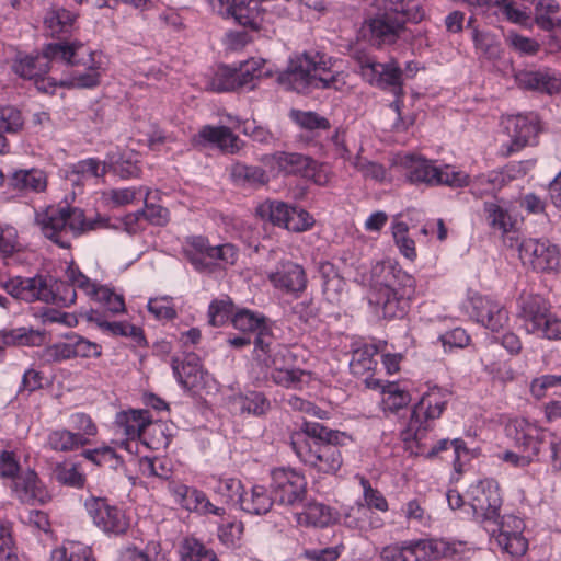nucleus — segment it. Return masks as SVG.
I'll list each match as a JSON object with an SVG mask.
<instances>
[{
    "instance_id": "f257e3e1",
    "label": "nucleus",
    "mask_w": 561,
    "mask_h": 561,
    "mask_svg": "<svg viewBox=\"0 0 561 561\" xmlns=\"http://www.w3.org/2000/svg\"><path fill=\"white\" fill-rule=\"evenodd\" d=\"M450 392L440 387H432L422 394L421 399L411 410L405 428L401 432L402 439L405 443H415V455L424 456L427 459L435 458L444 451L453 450L454 468L461 471V455H467L468 449L465 442L460 438L438 440L435 445L428 447L425 442L428 431L432 430V422L443 414L447 407Z\"/></svg>"
},
{
    "instance_id": "f03ea898",
    "label": "nucleus",
    "mask_w": 561,
    "mask_h": 561,
    "mask_svg": "<svg viewBox=\"0 0 561 561\" xmlns=\"http://www.w3.org/2000/svg\"><path fill=\"white\" fill-rule=\"evenodd\" d=\"M343 433L317 422L305 421L290 437V446L299 460L320 473H335L343 459L339 448Z\"/></svg>"
},
{
    "instance_id": "7ed1b4c3",
    "label": "nucleus",
    "mask_w": 561,
    "mask_h": 561,
    "mask_svg": "<svg viewBox=\"0 0 561 561\" xmlns=\"http://www.w3.org/2000/svg\"><path fill=\"white\" fill-rule=\"evenodd\" d=\"M385 280L375 284L368 301L376 316L383 319H401L409 309V301L414 294L415 279L412 275L394 265L383 266Z\"/></svg>"
},
{
    "instance_id": "20e7f679",
    "label": "nucleus",
    "mask_w": 561,
    "mask_h": 561,
    "mask_svg": "<svg viewBox=\"0 0 561 561\" xmlns=\"http://www.w3.org/2000/svg\"><path fill=\"white\" fill-rule=\"evenodd\" d=\"M35 224L41 232L56 245L69 249L71 241L80 234L105 226V219L88 220L78 207L49 206L37 213Z\"/></svg>"
},
{
    "instance_id": "39448f33",
    "label": "nucleus",
    "mask_w": 561,
    "mask_h": 561,
    "mask_svg": "<svg viewBox=\"0 0 561 561\" xmlns=\"http://www.w3.org/2000/svg\"><path fill=\"white\" fill-rule=\"evenodd\" d=\"M77 47L66 42L49 43L42 53L26 55L19 53L12 61V71L24 80H33L38 91L54 93L57 85L46 75L50 70V62L56 60L65 61L68 65L84 62L76 59Z\"/></svg>"
},
{
    "instance_id": "423d86ee",
    "label": "nucleus",
    "mask_w": 561,
    "mask_h": 561,
    "mask_svg": "<svg viewBox=\"0 0 561 561\" xmlns=\"http://www.w3.org/2000/svg\"><path fill=\"white\" fill-rule=\"evenodd\" d=\"M2 287L15 299L26 302L43 301L61 308L70 307L77 298L76 289L68 279H54L43 275L16 276L4 282Z\"/></svg>"
},
{
    "instance_id": "0eeeda50",
    "label": "nucleus",
    "mask_w": 561,
    "mask_h": 561,
    "mask_svg": "<svg viewBox=\"0 0 561 561\" xmlns=\"http://www.w3.org/2000/svg\"><path fill=\"white\" fill-rule=\"evenodd\" d=\"M321 59L318 54H302L290 62L287 70L279 73L278 83L302 94L313 89H339L340 76L327 70Z\"/></svg>"
},
{
    "instance_id": "6e6552de",
    "label": "nucleus",
    "mask_w": 561,
    "mask_h": 561,
    "mask_svg": "<svg viewBox=\"0 0 561 561\" xmlns=\"http://www.w3.org/2000/svg\"><path fill=\"white\" fill-rule=\"evenodd\" d=\"M376 7L382 12L365 22L368 39L378 47L393 45L405 34L409 3L404 0H376Z\"/></svg>"
},
{
    "instance_id": "1a4fd4ad",
    "label": "nucleus",
    "mask_w": 561,
    "mask_h": 561,
    "mask_svg": "<svg viewBox=\"0 0 561 561\" xmlns=\"http://www.w3.org/2000/svg\"><path fill=\"white\" fill-rule=\"evenodd\" d=\"M517 314L527 333L548 340H561V320L550 313L549 304L541 296L522 294Z\"/></svg>"
},
{
    "instance_id": "9d476101",
    "label": "nucleus",
    "mask_w": 561,
    "mask_h": 561,
    "mask_svg": "<svg viewBox=\"0 0 561 561\" xmlns=\"http://www.w3.org/2000/svg\"><path fill=\"white\" fill-rule=\"evenodd\" d=\"M514 447L529 456L533 461H541L550 433L525 419H518L506 426Z\"/></svg>"
},
{
    "instance_id": "9b49d317",
    "label": "nucleus",
    "mask_w": 561,
    "mask_h": 561,
    "mask_svg": "<svg viewBox=\"0 0 561 561\" xmlns=\"http://www.w3.org/2000/svg\"><path fill=\"white\" fill-rule=\"evenodd\" d=\"M364 80L383 90H391L397 98L403 94V72L396 60L379 62L368 56L357 57Z\"/></svg>"
},
{
    "instance_id": "f8f14e48",
    "label": "nucleus",
    "mask_w": 561,
    "mask_h": 561,
    "mask_svg": "<svg viewBox=\"0 0 561 561\" xmlns=\"http://www.w3.org/2000/svg\"><path fill=\"white\" fill-rule=\"evenodd\" d=\"M84 507L93 524L108 536L124 535L129 528V518L125 512L111 505L105 497L91 495L85 499Z\"/></svg>"
},
{
    "instance_id": "ddd939ff",
    "label": "nucleus",
    "mask_w": 561,
    "mask_h": 561,
    "mask_svg": "<svg viewBox=\"0 0 561 561\" xmlns=\"http://www.w3.org/2000/svg\"><path fill=\"white\" fill-rule=\"evenodd\" d=\"M271 478L272 491L280 504L296 507L306 500L307 481L302 473L291 468H275Z\"/></svg>"
},
{
    "instance_id": "4468645a",
    "label": "nucleus",
    "mask_w": 561,
    "mask_h": 561,
    "mask_svg": "<svg viewBox=\"0 0 561 561\" xmlns=\"http://www.w3.org/2000/svg\"><path fill=\"white\" fill-rule=\"evenodd\" d=\"M468 495L473 516L479 520H496L500 516L502 497L494 480L485 479L471 485Z\"/></svg>"
},
{
    "instance_id": "2eb2a0df",
    "label": "nucleus",
    "mask_w": 561,
    "mask_h": 561,
    "mask_svg": "<svg viewBox=\"0 0 561 561\" xmlns=\"http://www.w3.org/2000/svg\"><path fill=\"white\" fill-rule=\"evenodd\" d=\"M114 425L117 433H121L127 439L140 438L146 428L152 433L160 434L164 446L169 445V438L164 435L165 425L163 423L153 424L148 410H128L116 414Z\"/></svg>"
},
{
    "instance_id": "dca6fc26",
    "label": "nucleus",
    "mask_w": 561,
    "mask_h": 561,
    "mask_svg": "<svg viewBox=\"0 0 561 561\" xmlns=\"http://www.w3.org/2000/svg\"><path fill=\"white\" fill-rule=\"evenodd\" d=\"M510 141L503 145L504 156H510L531 145L539 131L535 114L508 116L503 121Z\"/></svg>"
},
{
    "instance_id": "f3484780",
    "label": "nucleus",
    "mask_w": 561,
    "mask_h": 561,
    "mask_svg": "<svg viewBox=\"0 0 561 561\" xmlns=\"http://www.w3.org/2000/svg\"><path fill=\"white\" fill-rule=\"evenodd\" d=\"M519 257L535 271L547 272L560 266V252L549 240L525 239L519 244Z\"/></svg>"
},
{
    "instance_id": "a211bd4d",
    "label": "nucleus",
    "mask_w": 561,
    "mask_h": 561,
    "mask_svg": "<svg viewBox=\"0 0 561 561\" xmlns=\"http://www.w3.org/2000/svg\"><path fill=\"white\" fill-rule=\"evenodd\" d=\"M272 160L277 169L285 174L300 175L312 180L318 185L327 183V175L322 173L318 162L308 156L298 152L277 151L273 153Z\"/></svg>"
},
{
    "instance_id": "6ab92c4d",
    "label": "nucleus",
    "mask_w": 561,
    "mask_h": 561,
    "mask_svg": "<svg viewBox=\"0 0 561 561\" xmlns=\"http://www.w3.org/2000/svg\"><path fill=\"white\" fill-rule=\"evenodd\" d=\"M525 524L519 517H503L497 529H492L494 541L512 557L524 556L528 549V540L523 536Z\"/></svg>"
},
{
    "instance_id": "aec40b11",
    "label": "nucleus",
    "mask_w": 561,
    "mask_h": 561,
    "mask_svg": "<svg viewBox=\"0 0 561 561\" xmlns=\"http://www.w3.org/2000/svg\"><path fill=\"white\" fill-rule=\"evenodd\" d=\"M70 45H75L77 47L76 59L83 60L84 62H80V65L87 67V69L83 72L73 70L69 77L61 79L58 84L69 89L95 88L100 84L101 80L100 67L96 66L94 61L95 53L85 49L80 43H71ZM76 66H79V64Z\"/></svg>"
},
{
    "instance_id": "412c9836",
    "label": "nucleus",
    "mask_w": 561,
    "mask_h": 561,
    "mask_svg": "<svg viewBox=\"0 0 561 561\" xmlns=\"http://www.w3.org/2000/svg\"><path fill=\"white\" fill-rule=\"evenodd\" d=\"M253 345L254 360L265 367L268 365H279L283 358L288 356L290 352L287 346L276 341L268 323L261 327L260 331L255 333Z\"/></svg>"
},
{
    "instance_id": "4be33fe9",
    "label": "nucleus",
    "mask_w": 561,
    "mask_h": 561,
    "mask_svg": "<svg viewBox=\"0 0 561 561\" xmlns=\"http://www.w3.org/2000/svg\"><path fill=\"white\" fill-rule=\"evenodd\" d=\"M268 279L275 288L287 294L298 295L307 287V276L301 265L285 261L277 265L276 271L268 274Z\"/></svg>"
},
{
    "instance_id": "5701e85b",
    "label": "nucleus",
    "mask_w": 561,
    "mask_h": 561,
    "mask_svg": "<svg viewBox=\"0 0 561 561\" xmlns=\"http://www.w3.org/2000/svg\"><path fill=\"white\" fill-rule=\"evenodd\" d=\"M12 492L21 503L30 505L44 504L48 499L47 491L33 469L22 471L14 477Z\"/></svg>"
},
{
    "instance_id": "b1692460",
    "label": "nucleus",
    "mask_w": 561,
    "mask_h": 561,
    "mask_svg": "<svg viewBox=\"0 0 561 561\" xmlns=\"http://www.w3.org/2000/svg\"><path fill=\"white\" fill-rule=\"evenodd\" d=\"M471 305L472 317L491 331H499L508 321L507 310L501 304L488 297H472Z\"/></svg>"
},
{
    "instance_id": "393cba45",
    "label": "nucleus",
    "mask_w": 561,
    "mask_h": 561,
    "mask_svg": "<svg viewBox=\"0 0 561 561\" xmlns=\"http://www.w3.org/2000/svg\"><path fill=\"white\" fill-rule=\"evenodd\" d=\"M515 81L520 89L556 94L561 91V79L549 69L519 70L515 73Z\"/></svg>"
},
{
    "instance_id": "a878e982",
    "label": "nucleus",
    "mask_w": 561,
    "mask_h": 561,
    "mask_svg": "<svg viewBox=\"0 0 561 561\" xmlns=\"http://www.w3.org/2000/svg\"><path fill=\"white\" fill-rule=\"evenodd\" d=\"M294 358L295 356L289 352V355L284 357L279 365L267 366L271 369L270 378L275 385L287 389H301L307 383L305 377H309V374L300 368L290 367L294 364Z\"/></svg>"
},
{
    "instance_id": "bb28decb",
    "label": "nucleus",
    "mask_w": 561,
    "mask_h": 561,
    "mask_svg": "<svg viewBox=\"0 0 561 561\" xmlns=\"http://www.w3.org/2000/svg\"><path fill=\"white\" fill-rule=\"evenodd\" d=\"M172 369L179 383L185 389H197L204 385L205 371L195 354H187L182 362L173 359Z\"/></svg>"
},
{
    "instance_id": "cd10ccee",
    "label": "nucleus",
    "mask_w": 561,
    "mask_h": 561,
    "mask_svg": "<svg viewBox=\"0 0 561 561\" xmlns=\"http://www.w3.org/2000/svg\"><path fill=\"white\" fill-rule=\"evenodd\" d=\"M228 171L231 182L242 188H259L270 181L266 171L260 165L233 161Z\"/></svg>"
},
{
    "instance_id": "c85d7f7f",
    "label": "nucleus",
    "mask_w": 561,
    "mask_h": 561,
    "mask_svg": "<svg viewBox=\"0 0 561 561\" xmlns=\"http://www.w3.org/2000/svg\"><path fill=\"white\" fill-rule=\"evenodd\" d=\"M198 136L210 144L216 145L222 152L236 154L244 146V142L227 126H204Z\"/></svg>"
},
{
    "instance_id": "c756f323",
    "label": "nucleus",
    "mask_w": 561,
    "mask_h": 561,
    "mask_svg": "<svg viewBox=\"0 0 561 561\" xmlns=\"http://www.w3.org/2000/svg\"><path fill=\"white\" fill-rule=\"evenodd\" d=\"M302 510L295 512L297 524L302 526L325 527L333 522V514L329 506L317 501H304Z\"/></svg>"
},
{
    "instance_id": "7c9ffc66",
    "label": "nucleus",
    "mask_w": 561,
    "mask_h": 561,
    "mask_svg": "<svg viewBox=\"0 0 561 561\" xmlns=\"http://www.w3.org/2000/svg\"><path fill=\"white\" fill-rule=\"evenodd\" d=\"M8 185L18 192L30 193V192H43L46 188L47 181L46 175L42 170L38 169H20L13 171L8 179Z\"/></svg>"
},
{
    "instance_id": "2f4dec72",
    "label": "nucleus",
    "mask_w": 561,
    "mask_h": 561,
    "mask_svg": "<svg viewBox=\"0 0 561 561\" xmlns=\"http://www.w3.org/2000/svg\"><path fill=\"white\" fill-rule=\"evenodd\" d=\"M378 347L373 344H364L353 350L350 369L354 376L363 377L370 387L369 377L377 365L375 356Z\"/></svg>"
},
{
    "instance_id": "473e14b6",
    "label": "nucleus",
    "mask_w": 561,
    "mask_h": 561,
    "mask_svg": "<svg viewBox=\"0 0 561 561\" xmlns=\"http://www.w3.org/2000/svg\"><path fill=\"white\" fill-rule=\"evenodd\" d=\"M414 546L419 561L453 558L458 552L456 545L437 538L414 539Z\"/></svg>"
},
{
    "instance_id": "72a5a7b5",
    "label": "nucleus",
    "mask_w": 561,
    "mask_h": 561,
    "mask_svg": "<svg viewBox=\"0 0 561 561\" xmlns=\"http://www.w3.org/2000/svg\"><path fill=\"white\" fill-rule=\"evenodd\" d=\"M239 505L242 511L252 515H264L273 506V499L262 485H254L249 491H242L239 496Z\"/></svg>"
},
{
    "instance_id": "f704fd0d",
    "label": "nucleus",
    "mask_w": 561,
    "mask_h": 561,
    "mask_svg": "<svg viewBox=\"0 0 561 561\" xmlns=\"http://www.w3.org/2000/svg\"><path fill=\"white\" fill-rule=\"evenodd\" d=\"M265 10L260 0H232L230 16L240 25L259 28Z\"/></svg>"
},
{
    "instance_id": "c9c22d12",
    "label": "nucleus",
    "mask_w": 561,
    "mask_h": 561,
    "mask_svg": "<svg viewBox=\"0 0 561 561\" xmlns=\"http://www.w3.org/2000/svg\"><path fill=\"white\" fill-rule=\"evenodd\" d=\"M439 168L440 167L435 165L432 160L425 158H411L407 179L412 184L437 186Z\"/></svg>"
},
{
    "instance_id": "e433bc0d",
    "label": "nucleus",
    "mask_w": 561,
    "mask_h": 561,
    "mask_svg": "<svg viewBox=\"0 0 561 561\" xmlns=\"http://www.w3.org/2000/svg\"><path fill=\"white\" fill-rule=\"evenodd\" d=\"M77 15L64 8H50L44 18V25L48 34L53 37L68 34L73 28Z\"/></svg>"
},
{
    "instance_id": "4c0bfd02",
    "label": "nucleus",
    "mask_w": 561,
    "mask_h": 561,
    "mask_svg": "<svg viewBox=\"0 0 561 561\" xmlns=\"http://www.w3.org/2000/svg\"><path fill=\"white\" fill-rule=\"evenodd\" d=\"M89 443L80 433H73L66 428H57L48 433L46 446L54 451L68 453L76 450Z\"/></svg>"
},
{
    "instance_id": "58836bf2",
    "label": "nucleus",
    "mask_w": 561,
    "mask_h": 561,
    "mask_svg": "<svg viewBox=\"0 0 561 561\" xmlns=\"http://www.w3.org/2000/svg\"><path fill=\"white\" fill-rule=\"evenodd\" d=\"M319 274L322 279V290L330 302H336L345 287V280L337 273L335 266L330 262H322L319 265Z\"/></svg>"
},
{
    "instance_id": "ea45409f",
    "label": "nucleus",
    "mask_w": 561,
    "mask_h": 561,
    "mask_svg": "<svg viewBox=\"0 0 561 561\" xmlns=\"http://www.w3.org/2000/svg\"><path fill=\"white\" fill-rule=\"evenodd\" d=\"M483 210L485 219L492 229L499 230L501 233L505 234L514 228L515 220L512 218L508 210L499 202H484Z\"/></svg>"
},
{
    "instance_id": "a19ab883",
    "label": "nucleus",
    "mask_w": 561,
    "mask_h": 561,
    "mask_svg": "<svg viewBox=\"0 0 561 561\" xmlns=\"http://www.w3.org/2000/svg\"><path fill=\"white\" fill-rule=\"evenodd\" d=\"M535 10V22L541 30L552 32L561 28V19L554 16L560 11L556 0H540Z\"/></svg>"
},
{
    "instance_id": "79ce46f5",
    "label": "nucleus",
    "mask_w": 561,
    "mask_h": 561,
    "mask_svg": "<svg viewBox=\"0 0 561 561\" xmlns=\"http://www.w3.org/2000/svg\"><path fill=\"white\" fill-rule=\"evenodd\" d=\"M472 42L474 48L480 51L486 59L496 60L502 56L501 43L497 37L488 31H480L473 27Z\"/></svg>"
},
{
    "instance_id": "37998d69",
    "label": "nucleus",
    "mask_w": 561,
    "mask_h": 561,
    "mask_svg": "<svg viewBox=\"0 0 561 561\" xmlns=\"http://www.w3.org/2000/svg\"><path fill=\"white\" fill-rule=\"evenodd\" d=\"M507 182L503 170H492L485 174H479L471 180V193L482 195L501 188Z\"/></svg>"
},
{
    "instance_id": "c03bdc74",
    "label": "nucleus",
    "mask_w": 561,
    "mask_h": 561,
    "mask_svg": "<svg viewBox=\"0 0 561 561\" xmlns=\"http://www.w3.org/2000/svg\"><path fill=\"white\" fill-rule=\"evenodd\" d=\"M411 401L408 391L401 389L398 383L388 382L382 387V409L392 413L405 408Z\"/></svg>"
},
{
    "instance_id": "a18cd8bd",
    "label": "nucleus",
    "mask_w": 561,
    "mask_h": 561,
    "mask_svg": "<svg viewBox=\"0 0 561 561\" xmlns=\"http://www.w3.org/2000/svg\"><path fill=\"white\" fill-rule=\"evenodd\" d=\"M179 553L182 561H218L216 553L195 538H185Z\"/></svg>"
},
{
    "instance_id": "49530a36",
    "label": "nucleus",
    "mask_w": 561,
    "mask_h": 561,
    "mask_svg": "<svg viewBox=\"0 0 561 561\" xmlns=\"http://www.w3.org/2000/svg\"><path fill=\"white\" fill-rule=\"evenodd\" d=\"M289 118L301 129L309 131L327 130L331 127L329 119L313 111H301L293 108L289 112Z\"/></svg>"
},
{
    "instance_id": "de8ad7c7",
    "label": "nucleus",
    "mask_w": 561,
    "mask_h": 561,
    "mask_svg": "<svg viewBox=\"0 0 561 561\" xmlns=\"http://www.w3.org/2000/svg\"><path fill=\"white\" fill-rule=\"evenodd\" d=\"M382 561H419L414 540H405L383 547L379 554Z\"/></svg>"
},
{
    "instance_id": "09e8293b",
    "label": "nucleus",
    "mask_w": 561,
    "mask_h": 561,
    "mask_svg": "<svg viewBox=\"0 0 561 561\" xmlns=\"http://www.w3.org/2000/svg\"><path fill=\"white\" fill-rule=\"evenodd\" d=\"M293 206L282 201H266L257 208L262 218H267L273 225L285 228Z\"/></svg>"
},
{
    "instance_id": "8fccbe9b",
    "label": "nucleus",
    "mask_w": 561,
    "mask_h": 561,
    "mask_svg": "<svg viewBox=\"0 0 561 561\" xmlns=\"http://www.w3.org/2000/svg\"><path fill=\"white\" fill-rule=\"evenodd\" d=\"M236 402L242 413L247 412L256 416L265 414L271 409L268 399L259 391H250L239 396Z\"/></svg>"
},
{
    "instance_id": "3c124183",
    "label": "nucleus",
    "mask_w": 561,
    "mask_h": 561,
    "mask_svg": "<svg viewBox=\"0 0 561 561\" xmlns=\"http://www.w3.org/2000/svg\"><path fill=\"white\" fill-rule=\"evenodd\" d=\"M51 561H94L90 547L71 542L51 552Z\"/></svg>"
},
{
    "instance_id": "603ef678",
    "label": "nucleus",
    "mask_w": 561,
    "mask_h": 561,
    "mask_svg": "<svg viewBox=\"0 0 561 561\" xmlns=\"http://www.w3.org/2000/svg\"><path fill=\"white\" fill-rule=\"evenodd\" d=\"M140 470L144 476L169 480L172 476V461L168 458L144 457L140 459Z\"/></svg>"
},
{
    "instance_id": "864d4df0",
    "label": "nucleus",
    "mask_w": 561,
    "mask_h": 561,
    "mask_svg": "<svg viewBox=\"0 0 561 561\" xmlns=\"http://www.w3.org/2000/svg\"><path fill=\"white\" fill-rule=\"evenodd\" d=\"M232 324L239 331L255 334L261 327L267 324V319L263 314L242 309L233 314Z\"/></svg>"
},
{
    "instance_id": "5fc2aeb1",
    "label": "nucleus",
    "mask_w": 561,
    "mask_h": 561,
    "mask_svg": "<svg viewBox=\"0 0 561 561\" xmlns=\"http://www.w3.org/2000/svg\"><path fill=\"white\" fill-rule=\"evenodd\" d=\"M149 195L150 191L146 188L145 207L142 209L137 210V215H141L142 219H145L146 221L153 226L163 227L170 220V213L168 208L149 202Z\"/></svg>"
},
{
    "instance_id": "6e6d98bb",
    "label": "nucleus",
    "mask_w": 561,
    "mask_h": 561,
    "mask_svg": "<svg viewBox=\"0 0 561 561\" xmlns=\"http://www.w3.org/2000/svg\"><path fill=\"white\" fill-rule=\"evenodd\" d=\"M408 225L403 221L393 224L392 234L400 253L407 259L413 261L416 257L414 240L408 236Z\"/></svg>"
},
{
    "instance_id": "4d7b16f0",
    "label": "nucleus",
    "mask_w": 561,
    "mask_h": 561,
    "mask_svg": "<svg viewBox=\"0 0 561 561\" xmlns=\"http://www.w3.org/2000/svg\"><path fill=\"white\" fill-rule=\"evenodd\" d=\"M93 299L101 304L107 311L114 314L125 311V301L123 295L116 294L110 287L100 286Z\"/></svg>"
},
{
    "instance_id": "13d9d810",
    "label": "nucleus",
    "mask_w": 561,
    "mask_h": 561,
    "mask_svg": "<svg viewBox=\"0 0 561 561\" xmlns=\"http://www.w3.org/2000/svg\"><path fill=\"white\" fill-rule=\"evenodd\" d=\"M208 89L214 92H230L238 89L234 68L220 67L208 83Z\"/></svg>"
},
{
    "instance_id": "bf43d9fd",
    "label": "nucleus",
    "mask_w": 561,
    "mask_h": 561,
    "mask_svg": "<svg viewBox=\"0 0 561 561\" xmlns=\"http://www.w3.org/2000/svg\"><path fill=\"white\" fill-rule=\"evenodd\" d=\"M507 45L520 55L534 56L539 49V43L530 37L523 36L514 31H508L505 35Z\"/></svg>"
},
{
    "instance_id": "052dcab7",
    "label": "nucleus",
    "mask_w": 561,
    "mask_h": 561,
    "mask_svg": "<svg viewBox=\"0 0 561 561\" xmlns=\"http://www.w3.org/2000/svg\"><path fill=\"white\" fill-rule=\"evenodd\" d=\"M369 513L364 504H355L344 513L342 522L348 528L365 530L371 526L368 523Z\"/></svg>"
},
{
    "instance_id": "680f3d73",
    "label": "nucleus",
    "mask_w": 561,
    "mask_h": 561,
    "mask_svg": "<svg viewBox=\"0 0 561 561\" xmlns=\"http://www.w3.org/2000/svg\"><path fill=\"white\" fill-rule=\"evenodd\" d=\"M437 186L446 185L451 188H462L469 186L471 178L468 173L459 170H451L448 164L439 168Z\"/></svg>"
},
{
    "instance_id": "e2e57ef3",
    "label": "nucleus",
    "mask_w": 561,
    "mask_h": 561,
    "mask_svg": "<svg viewBox=\"0 0 561 561\" xmlns=\"http://www.w3.org/2000/svg\"><path fill=\"white\" fill-rule=\"evenodd\" d=\"M232 306L229 298L213 300L208 308V323L213 327L226 323L232 314Z\"/></svg>"
},
{
    "instance_id": "0e129e2a",
    "label": "nucleus",
    "mask_w": 561,
    "mask_h": 561,
    "mask_svg": "<svg viewBox=\"0 0 561 561\" xmlns=\"http://www.w3.org/2000/svg\"><path fill=\"white\" fill-rule=\"evenodd\" d=\"M54 478L57 482L72 488H81L84 483V476L76 466L58 463L54 469Z\"/></svg>"
},
{
    "instance_id": "69168bd1",
    "label": "nucleus",
    "mask_w": 561,
    "mask_h": 561,
    "mask_svg": "<svg viewBox=\"0 0 561 561\" xmlns=\"http://www.w3.org/2000/svg\"><path fill=\"white\" fill-rule=\"evenodd\" d=\"M19 250L16 229L8 224H0V256L8 259Z\"/></svg>"
},
{
    "instance_id": "338daca9",
    "label": "nucleus",
    "mask_w": 561,
    "mask_h": 561,
    "mask_svg": "<svg viewBox=\"0 0 561 561\" xmlns=\"http://www.w3.org/2000/svg\"><path fill=\"white\" fill-rule=\"evenodd\" d=\"M241 481L234 478L219 479L214 491L221 496L226 503H239V496L242 494Z\"/></svg>"
},
{
    "instance_id": "774afa93",
    "label": "nucleus",
    "mask_w": 561,
    "mask_h": 561,
    "mask_svg": "<svg viewBox=\"0 0 561 561\" xmlns=\"http://www.w3.org/2000/svg\"><path fill=\"white\" fill-rule=\"evenodd\" d=\"M541 461L550 465L552 471H561V436L550 433Z\"/></svg>"
}]
</instances>
